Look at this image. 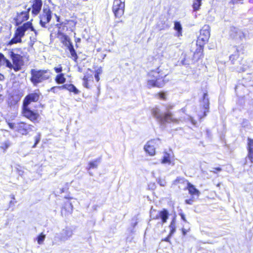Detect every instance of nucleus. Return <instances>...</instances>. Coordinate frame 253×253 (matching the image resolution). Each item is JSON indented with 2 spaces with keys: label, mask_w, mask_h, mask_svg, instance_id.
<instances>
[{
  "label": "nucleus",
  "mask_w": 253,
  "mask_h": 253,
  "mask_svg": "<svg viewBox=\"0 0 253 253\" xmlns=\"http://www.w3.org/2000/svg\"><path fill=\"white\" fill-rule=\"evenodd\" d=\"M31 8H28L25 11L17 12L13 21L15 25L17 27L15 28L12 39L8 42V45H11L16 43L22 42V39L25 36V32L28 30L36 33L33 23L32 20L28 21L30 18V11Z\"/></svg>",
  "instance_id": "1"
},
{
  "label": "nucleus",
  "mask_w": 253,
  "mask_h": 253,
  "mask_svg": "<svg viewBox=\"0 0 253 253\" xmlns=\"http://www.w3.org/2000/svg\"><path fill=\"white\" fill-rule=\"evenodd\" d=\"M41 93L39 91L30 93L25 96L22 102V116L34 123L39 122L41 118L40 114L37 110L31 109L29 105L32 103L38 102Z\"/></svg>",
  "instance_id": "2"
},
{
  "label": "nucleus",
  "mask_w": 253,
  "mask_h": 253,
  "mask_svg": "<svg viewBox=\"0 0 253 253\" xmlns=\"http://www.w3.org/2000/svg\"><path fill=\"white\" fill-rule=\"evenodd\" d=\"M167 74L158 67L148 71L146 74V86L148 88L154 87L162 88L169 82Z\"/></svg>",
  "instance_id": "3"
},
{
  "label": "nucleus",
  "mask_w": 253,
  "mask_h": 253,
  "mask_svg": "<svg viewBox=\"0 0 253 253\" xmlns=\"http://www.w3.org/2000/svg\"><path fill=\"white\" fill-rule=\"evenodd\" d=\"M173 105H168L166 106V111L162 113L160 109L155 106L151 109V113L156 120L161 125L167 124H179L180 119L174 116L170 111L173 108Z\"/></svg>",
  "instance_id": "4"
},
{
  "label": "nucleus",
  "mask_w": 253,
  "mask_h": 253,
  "mask_svg": "<svg viewBox=\"0 0 253 253\" xmlns=\"http://www.w3.org/2000/svg\"><path fill=\"white\" fill-rule=\"evenodd\" d=\"M172 185L181 188V185L185 186L184 190H187L190 198L186 199L185 203L188 205H192L196 199H198L201 194L200 191L196 188L195 185L190 183L188 180L184 177L178 176L172 182Z\"/></svg>",
  "instance_id": "5"
},
{
  "label": "nucleus",
  "mask_w": 253,
  "mask_h": 253,
  "mask_svg": "<svg viewBox=\"0 0 253 253\" xmlns=\"http://www.w3.org/2000/svg\"><path fill=\"white\" fill-rule=\"evenodd\" d=\"M31 77L30 81L35 86L44 82L51 80L52 76L51 71L48 69H35L30 70Z\"/></svg>",
  "instance_id": "6"
},
{
  "label": "nucleus",
  "mask_w": 253,
  "mask_h": 253,
  "mask_svg": "<svg viewBox=\"0 0 253 253\" xmlns=\"http://www.w3.org/2000/svg\"><path fill=\"white\" fill-rule=\"evenodd\" d=\"M8 127L14 132L21 135H27L32 131L33 126L24 121H20L16 123L8 122Z\"/></svg>",
  "instance_id": "7"
},
{
  "label": "nucleus",
  "mask_w": 253,
  "mask_h": 253,
  "mask_svg": "<svg viewBox=\"0 0 253 253\" xmlns=\"http://www.w3.org/2000/svg\"><path fill=\"white\" fill-rule=\"evenodd\" d=\"M229 60L232 64L237 63L236 68L239 72H244L247 67V60L243 57H240V51L236 49V51L229 56Z\"/></svg>",
  "instance_id": "8"
},
{
  "label": "nucleus",
  "mask_w": 253,
  "mask_h": 253,
  "mask_svg": "<svg viewBox=\"0 0 253 253\" xmlns=\"http://www.w3.org/2000/svg\"><path fill=\"white\" fill-rule=\"evenodd\" d=\"M77 21L76 18L71 19H66L64 21H62L59 23L56 24V27L58 32H73L76 30Z\"/></svg>",
  "instance_id": "9"
},
{
  "label": "nucleus",
  "mask_w": 253,
  "mask_h": 253,
  "mask_svg": "<svg viewBox=\"0 0 253 253\" xmlns=\"http://www.w3.org/2000/svg\"><path fill=\"white\" fill-rule=\"evenodd\" d=\"M203 104L201 106V113L198 114V118L199 122H201L210 112V100L208 98V92L204 93L203 96L200 100Z\"/></svg>",
  "instance_id": "10"
},
{
  "label": "nucleus",
  "mask_w": 253,
  "mask_h": 253,
  "mask_svg": "<svg viewBox=\"0 0 253 253\" xmlns=\"http://www.w3.org/2000/svg\"><path fill=\"white\" fill-rule=\"evenodd\" d=\"M64 199L66 200V201L63 203L61 209V214L62 216L67 217L71 215L73 212V206L71 201L73 200L74 198L71 194L69 193L67 196L64 197Z\"/></svg>",
  "instance_id": "11"
},
{
  "label": "nucleus",
  "mask_w": 253,
  "mask_h": 253,
  "mask_svg": "<svg viewBox=\"0 0 253 253\" xmlns=\"http://www.w3.org/2000/svg\"><path fill=\"white\" fill-rule=\"evenodd\" d=\"M210 37V27L209 25H205L200 30V33L198 37L196 45L204 47L208 42Z\"/></svg>",
  "instance_id": "12"
},
{
  "label": "nucleus",
  "mask_w": 253,
  "mask_h": 253,
  "mask_svg": "<svg viewBox=\"0 0 253 253\" xmlns=\"http://www.w3.org/2000/svg\"><path fill=\"white\" fill-rule=\"evenodd\" d=\"M112 9L115 17L120 18L124 14L125 0H114Z\"/></svg>",
  "instance_id": "13"
},
{
  "label": "nucleus",
  "mask_w": 253,
  "mask_h": 253,
  "mask_svg": "<svg viewBox=\"0 0 253 253\" xmlns=\"http://www.w3.org/2000/svg\"><path fill=\"white\" fill-rule=\"evenodd\" d=\"M9 56L12 60L13 70L15 72L20 70L24 65L23 56L20 54L14 53L12 50L9 52Z\"/></svg>",
  "instance_id": "14"
},
{
  "label": "nucleus",
  "mask_w": 253,
  "mask_h": 253,
  "mask_svg": "<svg viewBox=\"0 0 253 253\" xmlns=\"http://www.w3.org/2000/svg\"><path fill=\"white\" fill-rule=\"evenodd\" d=\"M161 143V139L157 138L148 141L145 145L144 149L145 152L150 156H154L156 154V147Z\"/></svg>",
  "instance_id": "15"
},
{
  "label": "nucleus",
  "mask_w": 253,
  "mask_h": 253,
  "mask_svg": "<svg viewBox=\"0 0 253 253\" xmlns=\"http://www.w3.org/2000/svg\"><path fill=\"white\" fill-rule=\"evenodd\" d=\"M40 24L43 27H46V24L48 23L52 18V11L49 7H44L40 16Z\"/></svg>",
  "instance_id": "16"
},
{
  "label": "nucleus",
  "mask_w": 253,
  "mask_h": 253,
  "mask_svg": "<svg viewBox=\"0 0 253 253\" xmlns=\"http://www.w3.org/2000/svg\"><path fill=\"white\" fill-rule=\"evenodd\" d=\"M90 71V73L86 72L83 78V86L88 89L92 88L96 85L95 82L93 79V74Z\"/></svg>",
  "instance_id": "17"
},
{
  "label": "nucleus",
  "mask_w": 253,
  "mask_h": 253,
  "mask_svg": "<svg viewBox=\"0 0 253 253\" xmlns=\"http://www.w3.org/2000/svg\"><path fill=\"white\" fill-rule=\"evenodd\" d=\"M195 52L193 53V56L191 58V64H195L200 60L202 59L204 57V47L197 46Z\"/></svg>",
  "instance_id": "18"
},
{
  "label": "nucleus",
  "mask_w": 253,
  "mask_h": 253,
  "mask_svg": "<svg viewBox=\"0 0 253 253\" xmlns=\"http://www.w3.org/2000/svg\"><path fill=\"white\" fill-rule=\"evenodd\" d=\"M42 6V0H34L32 2L31 7L29 8H31L32 14L35 16L40 13Z\"/></svg>",
  "instance_id": "19"
},
{
  "label": "nucleus",
  "mask_w": 253,
  "mask_h": 253,
  "mask_svg": "<svg viewBox=\"0 0 253 253\" xmlns=\"http://www.w3.org/2000/svg\"><path fill=\"white\" fill-rule=\"evenodd\" d=\"M169 213L167 210L163 209L162 211L159 212L158 215L152 217V219L156 220L159 218L161 219L162 224H164L167 221L169 218Z\"/></svg>",
  "instance_id": "20"
},
{
  "label": "nucleus",
  "mask_w": 253,
  "mask_h": 253,
  "mask_svg": "<svg viewBox=\"0 0 253 253\" xmlns=\"http://www.w3.org/2000/svg\"><path fill=\"white\" fill-rule=\"evenodd\" d=\"M248 157L251 162H253V139H248Z\"/></svg>",
  "instance_id": "21"
},
{
  "label": "nucleus",
  "mask_w": 253,
  "mask_h": 253,
  "mask_svg": "<svg viewBox=\"0 0 253 253\" xmlns=\"http://www.w3.org/2000/svg\"><path fill=\"white\" fill-rule=\"evenodd\" d=\"M58 34L61 36L60 38V42L65 46L67 47L70 44H72L71 39L68 36L62 32L59 33V32H58Z\"/></svg>",
  "instance_id": "22"
},
{
  "label": "nucleus",
  "mask_w": 253,
  "mask_h": 253,
  "mask_svg": "<svg viewBox=\"0 0 253 253\" xmlns=\"http://www.w3.org/2000/svg\"><path fill=\"white\" fill-rule=\"evenodd\" d=\"M62 87L63 90L66 89L70 92H73L74 94H78L80 93V91L72 84H62Z\"/></svg>",
  "instance_id": "23"
},
{
  "label": "nucleus",
  "mask_w": 253,
  "mask_h": 253,
  "mask_svg": "<svg viewBox=\"0 0 253 253\" xmlns=\"http://www.w3.org/2000/svg\"><path fill=\"white\" fill-rule=\"evenodd\" d=\"M100 162L101 158H98L94 160L89 162L87 167H86V169L87 170H89L91 169H97Z\"/></svg>",
  "instance_id": "24"
},
{
  "label": "nucleus",
  "mask_w": 253,
  "mask_h": 253,
  "mask_svg": "<svg viewBox=\"0 0 253 253\" xmlns=\"http://www.w3.org/2000/svg\"><path fill=\"white\" fill-rule=\"evenodd\" d=\"M22 94L19 93H13L9 97V100L11 104H17L20 100Z\"/></svg>",
  "instance_id": "25"
},
{
  "label": "nucleus",
  "mask_w": 253,
  "mask_h": 253,
  "mask_svg": "<svg viewBox=\"0 0 253 253\" xmlns=\"http://www.w3.org/2000/svg\"><path fill=\"white\" fill-rule=\"evenodd\" d=\"M67 48L69 49L70 53L71 54V58L74 61L77 62L78 59V56L77 54L76 50L74 49L73 43L70 44L69 46H68Z\"/></svg>",
  "instance_id": "26"
},
{
  "label": "nucleus",
  "mask_w": 253,
  "mask_h": 253,
  "mask_svg": "<svg viewBox=\"0 0 253 253\" xmlns=\"http://www.w3.org/2000/svg\"><path fill=\"white\" fill-rule=\"evenodd\" d=\"M54 81L57 84H64L66 82V79L65 77L64 74L63 73H60L56 75L54 78Z\"/></svg>",
  "instance_id": "27"
},
{
  "label": "nucleus",
  "mask_w": 253,
  "mask_h": 253,
  "mask_svg": "<svg viewBox=\"0 0 253 253\" xmlns=\"http://www.w3.org/2000/svg\"><path fill=\"white\" fill-rule=\"evenodd\" d=\"M202 5V0H193L192 7L194 11H197L200 9Z\"/></svg>",
  "instance_id": "28"
},
{
  "label": "nucleus",
  "mask_w": 253,
  "mask_h": 253,
  "mask_svg": "<svg viewBox=\"0 0 253 253\" xmlns=\"http://www.w3.org/2000/svg\"><path fill=\"white\" fill-rule=\"evenodd\" d=\"M10 145L11 143L10 141L7 140L1 143L0 146V149L2 150L3 152H5Z\"/></svg>",
  "instance_id": "29"
},
{
  "label": "nucleus",
  "mask_w": 253,
  "mask_h": 253,
  "mask_svg": "<svg viewBox=\"0 0 253 253\" xmlns=\"http://www.w3.org/2000/svg\"><path fill=\"white\" fill-rule=\"evenodd\" d=\"M155 96L162 100H166L167 99L166 93L163 91L158 92L156 94Z\"/></svg>",
  "instance_id": "30"
},
{
  "label": "nucleus",
  "mask_w": 253,
  "mask_h": 253,
  "mask_svg": "<svg viewBox=\"0 0 253 253\" xmlns=\"http://www.w3.org/2000/svg\"><path fill=\"white\" fill-rule=\"evenodd\" d=\"M161 163L163 164H169L170 163V156L169 153H166L165 154L162 159Z\"/></svg>",
  "instance_id": "31"
},
{
  "label": "nucleus",
  "mask_w": 253,
  "mask_h": 253,
  "mask_svg": "<svg viewBox=\"0 0 253 253\" xmlns=\"http://www.w3.org/2000/svg\"><path fill=\"white\" fill-rule=\"evenodd\" d=\"M174 29L177 31L178 34H181L182 33V27L179 22L176 21L174 22Z\"/></svg>",
  "instance_id": "32"
},
{
  "label": "nucleus",
  "mask_w": 253,
  "mask_h": 253,
  "mask_svg": "<svg viewBox=\"0 0 253 253\" xmlns=\"http://www.w3.org/2000/svg\"><path fill=\"white\" fill-rule=\"evenodd\" d=\"M62 87L61 85L54 86L50 88V91L54 93H57L59 91L62 90Z\"/></svg>",
  "instance_id": "33"
},
{
  "label": "nucleus",
  "mask_w": 253,
  "mask_h": 253,
  "mask_svg": "<svg viewBox=\"0 0 253 253\" xmlns=\"http://www.w3.org/2000/svg\"><path fill=\"white\" fill-rule=\"evenodd\" d=\"M45 238V235L43 234V233H41L39 234V235L37 237V242L39 245H41L43 243V241Z\"/></svg>",
  "instance_id": "34"
},
{
  "label": "nucleus",
  "mask_w": 253,
  "mask_h": 253,
  "mask_svg": "<svg viewBox=\"0 0 253 253\" xmlns=\"http://www.w3.org/2000/svg\"><path fill=\"white\" fill-rule=\"evenodd\" d=\"M101 73H102V70L101 68L98 69L96 71H95V74L93 76V77H94L95 79V83L99 82V81L100 80L99 75L101 74Z\"/></svg>",
  "instance_id": "35"
},
{
  "label": "nucleus",
  "mask_w": 253,
  "mask_h": 253,
  "mask_svg": "<svg viewBox=\"0 0 253 253\" xmlns=\"http://www.w3.org/2000/svg\"><path fill=\"white\" fill-rule=\"evenodd\" d=\"M41 139V134L40 133H38L35 137V143L33 145V148H35L37 145L39 143Z\"/></svg>",
  "instance_id": "36"
},
{
  "label": "nucleus",
  "mask_w": 253,
  "mask_h": 253,
  "mask_svg": "<svg viewBox=\"0 0 253 253\" xmlns=\"http://www.w3.org/2000/svg\"><path fill=\"white\" fill-rule=\"evenodd\" d=\"M69 189V185L68 183H66L64 187L61 188L60 189V193H67Z\"/></svg>",
  "instance_id": "37"
},
{
  "label": "nucleus",
  "mask_w": 253,
  "mask_h": 253,
  "mask_svg": "<svg viewBox=\"0 0 253 253\" xmlns=\"http://www.w3.org/2000/svg\"><path fill=\"white\" fill-rule=\"evenodd\" d=\"M5 63L6 66L10 69H13V66L14 65L12 64L9 61L8 59H7L5 57V59H4L3 62Z\"/></svg>",
  "instance_id": "38"
},
{
  "label": "nucleus",
  "mask_w": 253,
  "mask_h": 253,
  "mask_svg": "<svg viewBox=\"0 0 253 253\" xmlns=\"http://www.w3.org/2000/svg\"><path fill=\"white\" fill-rule=\"evenodd\" d=\"M54 71L58 74L62 73V72L63 71V68L61 64H59L58 67H55L54 68Z\"/></svg>",
  "instance_id": "39"
},
{
  "label": "nucleus",
  "mask_w": 253,
  "mask_h": 253,
  "mask_svg": "<svg viewBox=\"0 0 253 253\" xmlns=\"http://www.w3.org/2000/svg\"><path fill=\"white\" fill-rule=\"evenodd\" d=\"M188 119L189 121L194 126H196L197 124V121L193 117L191 116H189L188 117Z\"/></svg>",
  "instance_id": "40"
},
{
  "label": "nucleus",
  "mask_w": 253,
  "mask_h": 253,
  "mask_svg": "<svg viewBox=\"0 0 253 253\" xmlns=\"http://www.w3.org/2000/svg\"><path fill=\"white\" fill-rule=\"evenodd\" d=\"M222 169L220 167L213 168L212 170L211 171L212 173L217 174L219 172L221 171Z\"/></svg>",
  "instance_id": "41"
},
{
  "label": "nucleus",
  "mask_w": 253,
  "mask_h": 253,
  "mask_svg": "<svg viewBox=\"0 0 253 253\" xmlns=\"http://www.w3.org/2000/svg\"><path fill=\"white\" fill-rule=\"evenodd\" d=\"M4 59H5L4 55L1 52H0V67L2 65Z\"/></svg>",
  "instance_id": "42"
},
{
  "label": "nucleus",
  "mask_w": 253,
  "mask_h": 253,
  "mask_svg": "<svg viewBox=\"0 0 253 253\" xmlns=\"http://www.w3.org/2000/svg\"><path fill=\"white\" fill-rule=\"evenodd\" d=\"M3 90V87L2 84H0V103L3 100V95L1 93Z\"/></svg>",
  "instance_id": "43"
},
{
  "label": "nucleus",
  "mask_w": 253,
  "mask_h": 253,
  "mask_svg": "<svg viewBox=\"0 0 253 253\" xmlns=\"http://www.w3.org/2000/svg\"><path fill=\"white\" fill-rule=\"evenodd\" d=\"M181 64L182 65H186V64H188V63H187V58L186 57V55L184 56V57L183 58V59L181 60Z\"/></svg>",
  "instance_id": "44"
},
{
  "label": "nucleus",
  "mask_w": 253,
  "mask_h": 253,
  "mask_svg": "<svg viewBox=\"0 0 253 253\" xmlns=\"http://www.w3.org/2000/svg\"><path fill=\"white\" fill-rule=\"evenodd\" d=\"M170 237H171V236L169 234V235L167 237H166V238L163 239L162 240V241H165V242H169V239L170 238Z\"/></svg>",
  "instance_id": "45"
},
{
  "label": "nucleus",
  "mask_w": 253,
  "mask_h": 253,
  "mask_svg": "<svg viewBox=\"0 0 253 253\" xmlns=\"http://www.w3.org/2000/svg\"><path fill=\"white\" fill-rule=\"evenodd\" d=\"M171 228L170 230V232H169V235H170L171 236H172V235L174 233V232H175V228L173 226H171Z\"/></svg>",
  "instance_id": "46"
},
{
  "label": "nucleus",
  "mask_w": 253,
  "mask_h": 253,
  "mask_svg": "<svg viewBox=\"0 0 253 253\" xmlns=\"http://www.w3.org/2000/svg\"><path fill=\"white\" fill-rule=\"evenodd\" d=\"M55 18H56V21L57 22H58V23H59L60 22H61L60 21V17L59 16L56 15V14H55Z\"/></svg>",
  "instance_id": "47"
},
{
  "label": "nucleus",
  "mask_w": 253,
  "mask_h": 253,
  "mask_svg": "<svg viewBox=\"0 0 253 253\" xmlns=\"http://www.w3.org/2000/svg\"><path fill=\"white\" fill-rule=\"evenodd\" d=\"M180 216H181V219H182L184 221H186V219L185 216V215H184V214L183 213H180Z\"/></svg>",
  "instance_id": "48"
},
{
  "label": "nucleus",
  "mask_w": 253,
  "mask_h": 253,
  "mask_svg": "<svg viewBox=\"0 0 253 253\" xmlns=\"http://www.w3.org/2000/svg\"><path fill=\"white\" fill-rule=\"evenodd\" d=\"M5 79L4 75L0 73V81H3Z\"/></svg>",
  "instance_id": "49"
},
{
  "label": "nucleus",
  "mask_w": 253,
  "mask_h": 253,
  "mask_svg": "<svg viewBox=\"0 0 253 253\" xmlns=\"http://www.w3.org/2000/svg\"><path fill=\"white\" fill-rule=\"evenodd\" d=\"M182 234L184 236H185L187 233V231L184 228L182 229Z\"/></svg>",
  "instance_id": "50"
},
{
  "label": "nucleus",
  "mask_w": 253,
  "mask_h": 253,
  "mask_svg": "<svg viewBox=\"0 0 253 253\" xmlns=\"http://www.w3.org/2000/svg\"><path fill=\"white\" fill-rule=\"evenodd\" d=\"M239 87H240V85H236V86H235V91H236V93H237V92H238V91H237V89H238V88H239Z\"/></svg>",
  "instance_id": "51"
},
{
  "label": "nucleus",
  "mask_w": 253,
  "mask_h": 253,
  "mask_svg": "<svg viewBox=\"0 0 253 253\" xmlns=\"http://www.w3.org/2000/svg\"><path fill=\"white\" fill-rule=\"evenodd\" d=\"M16 50H17L18 51H19L20 52H21V51H22V49L21 48H16Z\"/></svg>",
  "instance_id": "52"
},
{
  "label": "nucleus",
  "mask_w": 253,
  "mask_h": 253,
  "mask_svg": "<svg viewBox=\"0 0 253 253\" xmlns=\"http://www.w3.org/2000/svg\"><path fill=\"white\" fill-rule=\"evenodd\" d=\"M185 108H182L181 109V110H182L183 112H184L185 111Z\"/></svg>",
  "instance_id": "53"
},
{
  "label": "nucleus",
  "mask_w": 253,
  "mask_h": 253,
  "mask_svg": "<svg viewBox=\"0 0 253 253\" xmlns=\"http://www.w3.org/2000/svg\"><path fill=\"white\" fill-rule=\"evenodd\" d=\"M77 41H78V42L80 41V39H79H79H77Z\"/></svg>",
  "instance_id": "54"
},
{
  "label": "nucleus",
  "mask_w": 253,
  "mask_h": 253,
  "mask_svg": "<svg viewBox=\"0 0 253 253\" xmlns=\"http://www.w3.org/2000/svg\"><path fill=\"white\" fill-rule=\"evenodd\" d=\"M217 186H219V184H217Z\"/></svg>",
  "instance_id": "55"
}]
</instances>
